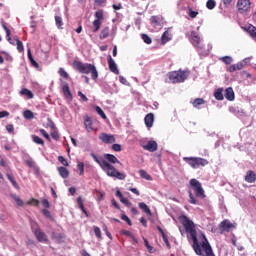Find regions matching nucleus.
I'll use <instances>...</instances> for the list:
<instances>
[{
    "mask_svg": "<svg viewBox=\"0 0 256 256\" xmlns=\"http://www.w3.org/2000/svg\"><path fill=\"white\" fill-rule=\"evenodd\" d=\"M237 9L239 13H247L249 9H251V1L250 0H238L237 1Z\"/></svg>",
    "mask_w": 256,
    "mask_h": 256,
    "instance_id": "9d476101",
    "label": "nucleus"
},
{
    "mask_svg": "<svg viewBox=\"0 0 256 256\" xmlns=\"http://www.w3.org/2000/svg\"><path fill=\"white\" fill-rule=\"evenodd\" d=\"M138 207L140 209H142V211H144V213H146V215H149V217L153 216V213L151 212V209L149 208V206H147V204H145L144 202H140L138 204Z\"/></svg>",
    "mask_w": 256,
    "mask_h": 256,
    "instance_id": "412c9836",
    "label": "nucleus"
},
{
    "mask_svg": "<svg viewBox=\"0 0 256 256\" xmlns=\"http://www.w3.org/2000/svg\"><path fill=\"white\" fill-rule=\"evenodd\" d=\"M214 97L217 101H223V99H225V96H223V88H218L214 92Z\"/></svg>",
    "mask_w": 256,
    "mask_h": 256,
    "instance_id": "bb28decb",
    "label": "nucleus"
},
{
    "mask_svg": "<svg viewBox=\"0 0 256 256\" xmlns=\"http://www.w3.org/2000/svg\"><path fill=\"white\" fill-rule=\"evenodd\" d=\"M187 77H189V72L187 71H173L168 73V79H170L171 83H183Z\"/></svg>",
    "mask_w": 256,
    "mask_h": 256,
    "instance_id": "423d86ee",
    "label": "nucleus"
},
{
    "mask_svg": "<svg viewBox=\"0 0 256 256\" xmlns=\"http://www.w3.org/2000/svg\"><path fill=\"white\" fill-rule=\"evenodd\" d=\"M241 69H243V64L241 62L233 64L229 67L230 73H233L235 71H241Z\"/></svg>",
    "mask_w": 256,
    "mask_h": 256,
    "instance_id": "cd10ccee",
    "label": "nucleus"
},
{
    "mask_svg": "<svg viewBox=\"0 0 256 256\" xmlns=\"http://www.w3.org/2000/svg\"><path fill=\"white\" fill-rule=\"evenodd\" d=\"M169 41H171V37H169V31H165L161 37L162 45H165V43H169Z\"/></svg>",
    "mask_w": 256,
    "mask_h": 256,
    "instance_id": "2f4dec72",
    "label": "nucleus"
},
{
    "mask_svg": "<svg viewBox=\"0 0 256 256\" xmlns=\"http://www.w3.org/2000/svg\"><path fill=\"white\" fill-rule=\"evenodd\" d=\"M31 65H33V67H35L36 69H39V63H37V61H35V59L32 57V58H28Z\"/></svg>",
    "mask_w": 256,
    "mask_h": 256,
    "instance_id": "5fc2aeb1",
    "label": "nucleus"
},
{
    "mask_svg": "<svg viewBox=\"0 0 256 256\" xmlns=\"http://www.w3.org/2000/svg\"><path fill=\"white\" fill-rule=\"evenodd\" d=\"M121 219H122V221H126V223H128V225H130V226L132 225L131 219H129L127 215L122 214Z\"/></svg>",
    "mask_w": 256,
    "mask_h": 256,
    "instance_id": "864d4df0",
    "label": "nucleus"
},
{
    "mask_svg": "<svg viewBox=\"0 0 256 256\" xmlns=\"http://www.w3.org/2000/svg\"><path fill=\"white\" fill-rule=\"evenodd\" d=\"M6 177H7L8 181H10V183H12V185L15 189H19V184L17 183V181H15V178L11 174L7 173Z\"/></svg>",
    "mask_w": 256,
    "mask_h": 256,
    "instance_id": "473e14b6",
    "label": "nucleus"
},
{
    "mask_svg": "<svg viewBox=\"0 0 256 256\" xmlns=\"http://www.w3.org/2000/svg\"><path fill=\"white\" fill-rule=\"evenodd\" d=\"M141 37H142V40L144 41V43H146V45H151V43H153V41L151 40V37H149V35L142 34Z\"/></svg>",
    "mask_w": 256,
    "mask_h": 256,
    "instance_id": "c03bdc74",
    "label": "nucleus"
},
{
    "mask_svg": "<svg viewBox=\"0 0 256 256\" xmlns=\"http://www.w3.org/2000/svg\"><path fill=\"white\" fill-rule=\"evenodd\" d=\"M150 21L153 25H159V18L157 16H152Z\"/></svg>",
    "mask_w": 256,
    "mask_h": 256,
    "instance_id": "6e6d98bb",
    "label": "nucleus"
},
{
    "mask_svg": "<svg viewBox=\"0 0 256 256\" xmlns=\"http://www.w3.org/2000/svg\"><path fill=\"white\" fill-rule=\"evenodd\" d=\"M143 239H144L145 247L148 249L149 253H155V248L149 245V240H147L146 238H143Z\"/></svg>",
    "mask_w": 256,
    "mask_h": 256,
    "instance_id": "37998d69",
    "label": "nucleus"
},
{
    "mask_svg": "<svg viewBox=\"0 0 256 256\" xmlns=\"http://www.w3.org/2000/svg\"><path fill=\"white\" fill-rule=\"evenodd\" d=\"M55 23L56 27L58 29H61V27H63V18H61L60 16H55Z\"/></svg>",
    "mask_w": 256,
    "mask_h": 256,
    "instance_id": "a19ab883",
    "label": "nucleus"
},
{
    "mask_svg": "<svg viewBox=\"0 0 256 256\" xmlns=\"http://www.w3.org/2000/svg\"><path fill=\"white\" fill-rule=\"evenodd\" d=\"M16 45H17V50L19 51V53H23L25 48L23 47V42L21 40H19L18 37H16Z\"/></svg>",
    "mask_w": 256,
    "mask_h": 256,
    "instance_id": "58836bf2",
    "label": "nucleus"
},
{
    "mask_svg": "<svg viewBox=\"0 0 256 256\" xmlns=\"http://www.w3.org/2000/svg\"><path fill=\"white\" fill-rule=\"evenodd\" d=\"M94 233H95V236L98 238V239H103V236L101 235V228L97 227V226H94Z\"/></svg>",
    "mask_w": 256,
    "mask_h": 256,
    "instance_id": "de8ad7c7",
    "label": "nucleus"
},
{
    "mask_svg": "<svg viewBox=\"0 0 256 256\" xmlns=\"http://www.w3.org/2000/svg\"><path fill=\"white\" fill-rule=\"evenodd\" d=\"M12 199L15 201L18 207H23V205H25L23 200H21V198L15 194L12 195Z\"/></svg>",
    "mask_w": 256,
    "mask_h": 256,
    "instance_id": "c9c22d12",
    "label": "nucleus"
},
{
    "mask_svg": "<svg viewBox=\"0 0 256 256\" xmlns=\"http://www.w3.org/2000/svg\"><path fill=\"white\" fill-rule=\"evenodd\" d=\"M182 225L186 233H189L193 241L192 248L196 255L215 256V252H213V248L211 247V244L209 243V240H207V237L205 235H202L203 241L201 242V244H199V240L197 239V226L195 225V222H193L187 216H182Z\"/></svg>",
    "mask_w": 256,
    "mask_h": 256,
    "instance_id": "f257e3e1",
    "label": "nucleus"
},
{
    "mask_svg": "<svg viewBox=\"0 0 256 256\" xmlns=\"http://www.w3.org/2000/svg\"><path fill=\"white\" fill-rule=\"evenodd\" d=\"M58 73H59L60 77H63V79H69V73H67V71H65V69L59 68Z\"/></svg>",
    "mask_w": 256,
    "mask_h": 256,
    "instance_id": "79ce46f5",
    "label": "nucleus"
},
{
    "mask_svg": "<svg viewBox=\"0 0 256 256\" xmlns=\"http://www.w3.org/2000/svg\"><path fill=\"white\" fill-rule=\"evenodd\" d=\"M58 161L64 165V167H69V162L67 161V159H65V157L63 156H59L58 157Z\"/></svg>",
    "mask_w": 256,
    "mask_h": 256,
    "instance_id": "09e8293b",
    "label": "nucleus"
},
{
    "mask_svg": "<svg viewBox=\"0 0 256 256\" xmlns=\"http://www.w3.org/2000/svg\"><path fill=\"white\" fill-rule=\"evenodd\" d=\"M245 181H246V183H255V181H256V174H255V172L252 171V170H249L246 173Z\"/></svg>",
    "mask_w": 256,
    "mask_h": 256,
    "instance_id": "6ab92c4d",
    "label": "nucleus"
},
{
    "mask_svg": "<svg viewBox=\"0 0 256 256\" xmlns=\"http://www.w3.org/2000/svg\"><path fill=\"white\" fill-rule=\"evenodd\" d=\"M84 125L88 133H91V131H93V119H91V117L89 116L84 117Z\"/></svg>",
    "mask_w": 256,
    "mask_h": 256,
    "instance_id": "a211bd4d",
    "label": "nucleus"
},
{
    "mask_svg": "<svg viewBox=\"0 0 256 256\" xmlns=\"http://www.w3.org/2000/svg\"><path fill=\"white\" fill-rule=\"evenodd\" d=\"M112 150L116 151V152L121 151V144H113L112 145Z\"/></svg>",
    "mask_w": 256,
    "mask_h": 256,
    "instance_id": "13d9d810",
    "label": "nucleus"
},
{
    "mask_svg": "<svg viewBox=\"0 0 256 256\" xmlns=\"http://www.w3.org/2000/svg\"><path fill=\"white\" fill-rule=\"evenodd\" d=\"M2 27H3L4 31L6 32V39H7V41L11 45H15V43L13 42V39L11 38V30H9L7 25H5V22H2Z\"/></svg>",
    "mask_w": 256,
    "mask_h": 256,
    "instance_id": "aec40b11",
    "label": "nucleus"
},
{
    "mask_svg": "<svg viewBox=\"0 0 256 256\" xmlns=\"http://www.w3.org/2000/svg\"><path fill=\"white\" fill-rule=\"evenodd\" d=\"M51 137L55 139V141H59V133H57V131L52 132Z\"/></svg>",
    "mask_w": 256,
    "mask_h": 256,
    "instance_id": "680f3d73",
    "label": "nucleus"
},
{
    "mask_svg": "<svg viewBox=\"0 0 256 256\" xmlns=\"http://www.w3.org/2000/svg\"><path fill=\"white\" fill-rule=\"evenodd\" d=\"M40 133L41 135H43V137H45V139H47V141H51V136H49V134L47 133V131H45V129H40Z\"/></svg>",
    "mask_w": 256,
    "mask_h": 256,
    "instance_id": "603ef678",
    "label": "nucleus"
},
{
    "mask_svg": "<svg viewBox=\"0 0 256 256\" xmlns=\"http://www.w3.org/2000/svg\"><path fill=\"white\" fill-rule=\"evenodd\" d=\"M109 35H111V31L109 30V27H105L101 30L99 39H101V40L107 39V37H109Z\"/></svg>",
    "mask_w": 256,
    "mask_h": 256,
    "instance_id": "a878e982",
    "label": "nucleus"
},
{
    "mask_svg": "<svg viewBox=\"0 0 256 256\" xmlns=\"http://www.w3.org/2000/svg\"><path fill=\"white\" fill-rule=\"evenodd\" d=\"M183 160L192 167V169H199V167H205L209 165V161L199 157H184Z\"/></svg>",
    "mask_w": 256,
    "mask_h": 256,
    "instance_id": "20e7f679",
    "label": "nucleus"
},
{
    "mask_svg": "<svg viewBox=\"0 0 256 256\" xmlns=\"http://www.w3.org/2000/svg\"><path fill=\"white\" fill-rule=\"evenodd\" d=\"M224 97L227 101H235V91H233L232 87L226 88Z\"/></svg>",
    "mask_w": 256,
    "mask_h": 256,
    "instance_id": "f3484780",
    "label": "nucleus"
},
{
    "mask_svg": "<svg viewBox=\"0 0 256 256\" xmlns=\"http://www.w3.org/2000/svg\"><path fill=\"white\" fill-rule=\"evenodd\" d=\"M3 117H9L8 111H0V119H3Z\"/></svg>",
    "mask_w": 256,
    "mask_h": 256,
    "instance_id": "69168bd1",
    "label": "nucleus"
},
{
    "mask_svg": "<svg viewBox=\"0 0 256 256\" xmlns=\"http://www.w3.org/2000/svg\"><path fill=\"white\" fill-rule=\"evenodd\" d=\"M162 239H163L165 245L168 247V249H171V244L169 243V238L167 237L166 234H163Z\"/></svg>",
    "mask_w": 256,
    "mask_h": 256,
    "instance_id": "3c124183",
    "label": "nucleus"
},
{
    "mask_svg": "<svg viewBox=\"0 0 256 256\" xmlns=\"http://www.w3.org/2000/svg\"><path fill=\"white\" fill-rule=\"evenodd\" d=\"M197 15H199V12H196V11H193L190 9L189 17H191L192 19H195V17H197Z\"/></svg>",
    "mask_w": 256,
    "mask_h": 256,
    "instance_id": "bf43d9fd",
    "label": "nucleus"
},
{
    "mask_svg": "<svg viewBox=\"0 0 256 256\" xmlns=\"http://www.w3.org/2000/svg\"><path fill=\"white\" fill-rule=\"evenodd\" d=\"M99 139H100L103 143H115V136L109 135V134H107V133H102V134H100Z\"/></svg>",
    "mask_w": 256,
    "mask_h": 256,
    "instance_id": "dca6fc26",
    "label": "nucleus"
},
{
    "mask_svg": "<svg viewBox=\"0 0 256 256\" xmlns=\"http://www.w3.org/2000/svg\"><path fill=\"white\" fill-rule=\"evenodd\" d=\"M139 175L142 179H146V181H153V177H151V175H149L145 170H140Z\"/></svg>",
    "mask_w": 256,
    "mask_h": 256,
    "instance_id": "7c9ffc66",
    "label": "nucleus"
},
{
    "mask_svg": "<svg viewBox=\"0 0 256 256\" xmlns=\"http://www.w3.org/2000/svg\"><path fill=\"white\" fill-rule=\"evenodd\" d=\"M191 37H192V40H191L192 45H194L196 49H198V51H203V49H205V46L201 42V37H199V34H197V32L195 31H192Z\"/></svg>",
    "mask_w": 256,
    "mask_h": 256,
    "instance_id": "1a4fd4ad",
    "label": "nucleus"
},
{
    "mask_svg": "<svg viewBox=\"0 0 256 256\" xmlns=\"http://www.w3.org/2000/svg\"><path fill=\"white\" fill-rule=\"evenodd\" d=\"M72 67L76 69V71H78L79 73H82L85 75H89L90 73L93 81H97V79H99V72L97 71V68L93 64L83 63L79 60H74Z\"/></svg>",
    "mask_w": 256,
    "mask_h": 256,
    "instance_id": "7ed1b4c3",
    "label": "nucleus"
},
{
    "mask_svg": "<svg viewBox=\"0 0 256 256\" xmlns=\"http://www.w3.org/2000/svg\"><path fill=\"white\" fill-rule=\"evenodd\" d=\"M235 224L231 223V221L229 220H223L220 224H219V229L221 231V233H229L231 231V229H235Z\"/></svg>",
    "mask_w": 256,
    "mask_h": 256,
    "instance_id": "9b49d317",
    "label": "nucleus"
},
{
    "mask_svg": "<svg viewBox=\"0 0 256 256\" xmlns=\"http://www.w3.org/2000/svg\"><path fill=\"white\" fill-rule=\"evenodd\" d=\"M191 189L196 193V197H199L200 199H205V190H203V186L201 185V182L199 180L192 178L189 181Z\"/></svg>",
    "mask_w": 256,
    "mask_h": 256,
    "instance_id": "0eeeda50",
    "label": "nucleus"
},
{
    "mask_svg": "<svg viewBox=\"0 0 256 256\" xmlns=\"http://www.w3.org/2000/svg\"><path fill=\"white\" fill-rule=\"evenodd\" d=\"M42 213L45 217L51 218V212H49V210L43 209Z\"/></svg>",
    "mask_w": 256,
    "mask_h": 256,
    "instance_id": "338daca9",
    "label": "nucleus"
},
{
    "mask_svg": "<svg viewBox=\"0 0 256 256\" xmlns=\"http://www.w3.org/2000/svg\"><path fill=\"white\" fill-rule=\"evenodd\" d=\"M158 147L159 146L157 145V142L154 140L148 141L147 144H142V148L144 149V151H149L150 153H155Z\"/></svg>",
    "mask_w": 256,
    "mask_h": 256,
    "instance_id": "f8f14e48",
    "label": "nucleus"
},
{
    "mask_svg": "<svg viewBox=\"0 0 256 256\" xmlns=\"http://www.w3.org/2000/svg\"><path fill=\"white\" fill-rule=\"evenodd\" d=\"M91 157L94 161L99 164L100 168L104 173H106L107 177H112L114 179H118L119 181H124L127 175L123 172H119L117 168H115V164L121 165V161L113 154H104V156H97L95 154H91Z\"/></svg>",
    "mask_w": 256,
    "mask_h": 256,
    "instance_id": "f03ea898",
    "label": "nucleus"
},
{
    "mask_svg": "<svg viewBox=\"0 0 256 256\" xmlns=\"http://www.w3.org/2000/svg\"><path fill=\"white\" fill-rule=\"evenodd\" d=\"M144 123L148 129H151L153 123H155V115H153V113H148L144 118Z\"/></svg>",
    "mask_w": 256,
    "mask_h": 256,
    "instance_id": "2eb2a0df",
    "label": "nucleus"
},
{
    "mask_svg": "<svg viewBox=\"0 0 256 256\" xmlns=\"http://www.w3.org/2000/svg\"><path fill=\"white\" fill-rule=\"evenodd\" d=\"M95 111L98 113V115H100V117H102V119H107V115H105V112L103 109H101V107L96 106Z\"/></svg>",
    "mask_w": 256,
    "mask_h": 256,
    "instance_id": "a18cd8bd",
    "label": "nucleus"
},
{
    "mask_svg": "<svg viewBox=\"0 0 256 256\" xmlns=\"http://www.w3.org/2000/svg\"><path fill=\"white\" fill-rule=\"evenodd\" d=\"M108 67L111 73L119 75V68H117V64L115 63V60H113V57H111V55H108Z\"/></svg>",
    "mask_w": 256,
    "mask_h": 256,
    "instance_id": "ddd939ff",
    "label": "nucleus"
},
{
    "mask_svg": "<svg viewBox=\"0 0 256 256\" xmlns=\"http://www.w3.org/2000/svg\"><path fill=\"white\" fill-rule=\"evenodd\" d=\"M27 205H33L34 207H39V200L32 198L30 201L27 202Z\"/></svg>",
    "mask_w": 256,
    "mask_h": 256,
    "instance_id": "8fccbe9b",
    "label": "nucleus"
},
{
    "mask_svg": "<svg viewBox=\"0 0 256 256\" xmlns=\"http://www.w3.org/2000/svg\"><path fill=\"white\" fill-rule=\"evenodd\" d=\"M51 239H55V241H57V243H63V239H65V234H63V233L55 234V232H52Z\"/></svg>",
    "mask_w": 256,
    "mask_h": 256,
    "instance_id": "b1692460",
    "label": "nucleus"
},
{
    "mask_svg": "<svg viewBox=\"0 0 256 256\" xmlns=\"http://www.w3.org/2000/svg\"><path fill=\"white\" fill-rule=\"evenodd\" d=\"M58 173L62 179H67V177H69V170L63 166L58 167Z\"/></svg>",
    "mask_w": 256,
    "mask_h": 256,
    "instance_id": "5701e85b",
    "label": "nucleus"
},
{
    "mask_svg": "<svg viewBox=\"0 0 256 256\" xmlns=\"http://www.w3.org/2000/svg\"><path fill=\"white\" fill-rule=\"evenodd\" d=\"M20 94L24 95L25 97H28V99H33V97H34L33 92L27 88H23L20 91Z\"/></svg>",
    "mask_w": 256,
    "mask_h": 256,
    "instance_id": "c85d7f7f",
    "label": "nucleus"
},
{
    "mask_svg": "<svg viewBox=\"0 0 256 256\" xmlns=\"http://www.w3.org/2000/svg\"><path fill=\"white\" fill-rule=\"evenodd\" d=\"M95 5H98V7H101L103 3H105V0H94Z\"/></svg>",
    "mask_w": 256,
    "mask_h": 256,
    "instance_id": "774afa93",
    "label": "nucleus"
},
{
    "mask_svg": "<svg viewBox=\"0 0 256 256\" xmlns=\"http://www.w3.org/2000/svg\"><path fill=\"white\" fill-rule=\"evenodd\" d=\"M189 194V203H191V205H199V200H197V198H195V195L193 194V192L191 190L188 191Z\"/></svg>",
    "mask_w": 256,
    "mask_h": 256,
    "instance_id": "c756f323",
    "label": "nucleus"
},
{
    "mask_svg": "<svg viewBox=\"0 0 256 256\" xmlns=\"http://www.w3.org/2000/svg\"><path fill=\"white\" fill-rule=\"evenodd\" d=\"M128 191H131V193H134V195H137V197L141 195V193L137 190V188H129Z\"/></svg>",
    "mask_w": 256,
    "mask_h": 256,
    "instance_id": "0e129e2a",
    "label": "nucleus"
},
{
    "mask_svg": "<svg viewBox=\"0 0 256 256\" xmlns=\"http://www.w3.org/2000/svg\"><path fill=\"white\" fill-rule=\"evenodd\" d=\"M217 5V3L215 2V0H208L206 2V7L207 9H215V6Z\"/></svg>",
    "mask_w": 256,
    "mask_h": 256,
    "instance_id": "49530a36",
    "label": "nucleus"
},
{
    "mask_svg": "<svg viewBox=\"0 0 256 256\" xmlns=\"http://www.w3.org/2000/svg\"><path fill=\"white\" fill-rule=\"evenodd\" d=\"M77 169H78V175H83L85 173V163L84 162H79L77 164Z\"/></svg>",
    "mask_w": 256,
    "mask_h": 256,
    "instance_id": "f704fd0d",
    "label": "nucleus"
},
{
    "mask_svg": "<svg viewBox=\"0 0 256 256\" xmlns=\"http://www.w3.org/2000/svg\"><path fill=\"white\" fill-rule=\"evenodd\" d=\"M24 119H34L35 115L33 114V111L31 110H25L23 112Z\"/></svg>",
    "mask_w": 256,
    "mask_h": 256,
    "instance_id": "e433bc0d",
    "label": "nucleus"
},
{
    "mask_svg": "<svg viewBox=\"0 0 256 256\" xmlns=\"http://www.w3.org/2000/svg\"><path fill=\"white\" fill-rule=\"evenodd\" d=\"M192 105H193V107H195V109H201V105H205V99H203V98H196L192 102Z\"/></svg>",
    "mask_w": 256,
    "mask_h": 256,
    "instance_id": "393cba45",
    "label": "nucleus"
},
{
    "mask_svg": "<svg viewBox=\"0 0 256 256\" xmlns=\"http://www.w3.org/2000/svg\"><path fill=\"white\" fill-rule=\"evenodd\" d=\"M33 142L36 143L37 145H45V141H43V139H41V137L37 136V135H33L32 136Z\"/></svg>",
    "mask_w": 256,
    "mask_h": 256,
    "instance_id": "4c0bfd02",
    "label": "nucleus"
},
{
    "mask_svg": "<svg viewBox=\"0 0 256 256\" xmlns=\"http://www.w3.org/2000/svg\"><path fill=\"white\" fill-rule=\"evenodd\" d=\"M249 35L252 37V39H254V41H256V27L251 25L248 27L247 29Z\"/></svg>",
    "mask_w": 256,
    "mask_h": 256,
    "instance_id": "72a5a7b5",
    "label": "nucleus"
},
{
    "mask_svg": "<svg viewBox=\"0 0 256 256\" xmlns=\"http://www.w3.org/2000/svg\"><path fill=\"white\" fill-rule=\"evenodd\" d=\"M42 205H43V207H45V209H49V207L51 206L49 204V200H47V199L42 200Z\"/></svg>",
    "mask_w": 256,
    "mask_h": 256,
    "instance_id": "052dcab7",
    "label": "nucleus"
},
{
    "mask_svg": "<svg viewBox=\"0 0 256 256\" xmlns=\"http://www.w3.org/2000/svg\"><path fill=\"white\" fill-rule=\"evenodd\" d=\"M6 131H8L9 133H13L15 131V127L13 126V124L6 125Z\"/></svg>",
    "mask_w": 256,
    "mask_h": 256,
    "instance_id": "4d7b16f0",
    "label": "nucleus"
},
{
    "mask_svg": "<svg viewBox=\"0 0 256 256\" xmlns=\"http://www.w3.org/2000/svg\"><path fill=\"white\" fill-rule=\"evenodd\" d=\"M62 93L66 99H73V94H71V89L69 88V83L62 82Z\"/></svg>",
    "mask_w": 256,
    "mask_h": 256,
    "instance_id": "4468645a",
    "label": "nucleus"
},
{
    "mask_svg": "<svg viewBox=\"0 0 256 256\" xmlns=\"http://www.w3.org/2000/svg\"><path fill=\"white\" fill-rule=\"evenodd\" d=\"M220 61L225 63V65H231V63H233V58H231V56H224L220 58Z\"/></svg>",
    "mask_w": 256,
    "mask_h": 256,
    "instance_id": "ea45409f",
    "label": "nucleus"
},
{
    "mask_svg": "<svg viewBox=\"0 0 256 256\" xmlns=\"http://www.w3.org/2000/svg\"><path fill=\"white\" fill-rule=\"evenodd\" d=\"M116 197H118L120 199L121 203H123L127 207H129V205H131V202L129 201V199L125 198L123 196V193H121L119 190L116 191Z\"/></svg>",
    "mask_w": 256,
    "mask_h": 256,
    "instance_id": "4be33fe9",
    "label": "nucleus"
},
{
    "mask_svg": "<svg viewBox=\"0 0 256 256\" xmlns=\"http://www.w3.org/2000/svg\"><path fill=\"white\" fill-rule=\"evenodd\" d=\"M95 20L92 22L93 25V33H97L99 29H101V25H103V21H105V14L103 10L99 9L94 14Z\"/></svg>",
    "mask_w": 256,
    "mask_h": 256,
    "instance_id": "6e6552de",
    "label": "nucleus"
},
{
    "mask_svg": "<svg viewBox=\"0 0 256 256\" xmlns=\"http://www.w3.org/2000/svg\"><path fill=\"white\" fill-rule=\"evenodd\" d=\"M31 229L39 243H49V238L45 232L41 231V227L37 222H31Z\"/></svg>",
    "mask_w": 256,
    "mask_h": 256,
    "instance_id": "39448f33",
    "label": "nucleus"
},
{
    "mask_svg": "<svg viewBox=\"0 0 256 256\" xmlns=\"http://www.w3.org/2000/svg\"><path fill=\"white\" fill-rule=\"evenodd\" d=\"M78 95L80 96V98L82 99V101H89V99L87 98V96H85V94H83V92L79 91Z\"/></svg>",
    "mask_w": 256,
    "mask_h": 256,
    "instance_id": "e2e57ef3",
    "label": "nucleus"
}]
</instances>
